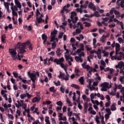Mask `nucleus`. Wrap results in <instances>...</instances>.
I'll return each mask as SVG.
<instances>
[{
  "label": "nucleus",
  "instance_id": "obj_1",
  "mask_svg": "<svg viewBox=\"0 0 124 124\" xmlns=\"http://www.w3.org/2000/svg\"><path fill=\"white\" fill-rule=\"evenodd\" d=\"M16 49H19V54H23V53L26 52V49L27 47L24 46L21 43H18L16 46Z\"/></svg>",
  "mask_w": 124,
  "mask_h": 124
},
{
  "label": "nucleus",
  "instance_id": "obj_2",
  "mask_svg": "<svg viewBox=\"0 0 124 124\" xmlns=\"http://www.w3.org/2000/svg\"><path fill=\"white\" fill-rule=\"evenodd\" d=\"M66 74L65 75L62 72H60L59 75H58V77L59 79H62V80H65V81H68L69 80V74H68V72H66Z\"/></svg>",
  "mask_w": 124,
  "mask_h": 124
},
{
  "label": "nucleus",
  "instance_id": "obj_3",
  "mask_svg": "<svg viewBox=\"0 0 124 124\" xmlns=\"http://www.w3.org/2000/svg\"><path fill=\"white\" fill-rule=\"evenodd\" d=\"M64 61V58H63V57H62L59 59L56 58L54 60V62H55V63H57V64H60V66L61 67H62V68H65L66 67L65 65H64V64L62 63V62Z\"/></svg>",
  "mask_w": 124,
  "mask_h": 124
},
{
  "label": "nucleus",
  "instance_id": "obj_4",
  "mask_svg": "<svg viewBox=\"0 0 124 124\" xmlns=\"http://www.w3.org/2000/svg\"><path fill=\"white\" fill-rule=\"evenodd\" d=\"M38 15H40V16H39V17H36V19L37 22H38V23L39 24L40 23H41V22H43V23H44V22H45V20H44V19H42L43 17V14H40V12H39V11L38 10V9H36V16H38Z\"/></svg>",
  "mask_w": 124,
  "mask_h": 124
},
{
  "label": "nucleus",
  "instance_id": "obj_5",
  "mask_svg": "<svg viewBox=\"0 0 124 124\" xmlns=\"http://www.w3.org/2000/svg\"><path fill=\"white\" fill-rule=\"evenodd\" d=\"M16 49V47L15 48L9 49V53L12 56L13 60H16L17 59V56H16L17 55V52H16L17 51Z\"/></svg>",
  "mask_w": 124,
  "mask_h": 124
},
{
  "label": "nucleus",
  "instance_id": "obj_6",
  "mask_svg": "<svg viewBox=\"0 0 124 124\" xmlns=\"http://www.w3.org/2000/svg\"><path fill=\"white\" fill-rule=\"evenodd\" d=\"M124 62H120L118 65H115V68H120V73L121 74H123L124 75V69L123 68V66H124Z\"/></svg>",
  "mask_w": 124,
  "mask_h": 124
},
{
  "label": "nucleus",
  "instance_id": "obj_7",
  "mask_svg": "<svg viewBox=\"0 0 124 124\" xmlns=\"http://www.w3.org/2000/svg\"><path fill=\"white\" fill-rule=\"evenodd\" d=\"M100 86L102 87L101 88V91L102 92H106L107 91V89H108L109 87V83L105 82L101 84Z\"/></svg>",
  "mask_w": 124,
  "mask_h": 124
},
{
  "label": "nucleus",
  "instance_id": "obj_8",
  "mask_svg": "<svg viewBox=\"0 0 124 124\" xmlns=\"http://www.w3.org/2000/svg\"><path fill=\"white\" fill-rule=\"evenodd\" d=\"M66 60L67 61V62H68L69 65L70 66L72 65V62H73V58H72V57H71V55H65L64 56Z\"/></svg>",
  "mask_w": 124,
  "mask_h": 124
},
{
  "label": "nucleus",
  "instance_id": "obj_9",
  "mask_svg": "<svg viewBox=\"0 0 124 124\" xmlns=\"http://www.w3.org/2000/svg\"><path fill=\"white\" fill-rule=\"evenodd\" d=\"M17 103H16L15 105L17 108H20L22 107L24 104V100L17 101Z\"/></svg>",
  "mask_w": 124,
  "mask_h": 124
},
{
  "label": "nucleus",
  "instance_id": "obj_10",
  "mask_svg": "<svg viewBox=\"0 0 124 124\" xmlns=\"http://www.w3.org/2000/svg\"><path fill=\"white\" fill-rule=\"evenodd\" d=\"M101 65L100 66V70H103L105 67H106V63L103 60L100 61Z\"/></svg>",
  "mask_w": 124,
  "mask_h": 124
},
{
  "label": "nucleus",
  "instance_id": "obj_11",
  "mask_svg": "<svg viewBox=\"0 0 124 124\" xmlns=\"http://www.w3.org/2000/svg\"><path fill=\"white\" fill-rule=\"evenodd\" d=\"M32 82H33V83H35V80H36V77L35 76V75L33 73H31L30 75V77Z\"/></svg>",
  "mask_w": 124,
  "mask_h": 124
},
{
  "label": "nucleus",
  "instance_id": "obj_12",
  "mask_svg": "<svg viewBox=\"0 0 124 124\" xmlns=\"http://www.w3.org/2000/svg\"><path fill=\"white\" fill-rule=\"evenodd\" d=\"M88 7L91 9H92L93 11H95L96 7L94 6V4L93 2H90L89 4Z\"/></svg>",
  "mask_w": 124,
  "mask_h": 124
},
{
  "label": "nucleus",
  "instance_id": "obj_13",
  "mask_svg": "<svg viewBox=\"0 0 124 124\" xmlns=\"http://www.w3.org/2000/svg\"><path fill=\"white\" fill-rule=\"evenodd\" d=\"M102 51L100 48L98 49L97 51L96 52V54L97 56V58L99 60H101L102 55H101Z\"/></svg>",
  "mask_w": 124,
  "mask_h": 124
},
{
  "label": "nucleus",
  "instance_id": "obj_14",
  "mask_svg": "<svg viewBox=\"0 0 124 124\" xmlns=\"http://www.w3.org/2000/svg\"><path fill=\"white\" fill-rule=\"evenodd\" d=\"M40 99H41V97H35L32 99V102L33 103H35V102H39L40 101Z\"/></svg>",
  "mask_w": 124,
  "mask_h": 124
},
{
  "label": "nucleus",
  "instance_id": "obj_15",
  "mask_svg": "<svg viewBox=\"0 0 124 124\" xmlns=\"http://www.w3.org/2000/svg\"><path fill=\"white\" fill-rule=\"evenodd\" d=\"M88 111H90V114L92 115H96V112L93 109V107L92 106L89 107Z\"/></svg>",
  "mask_w": 124,
  "mask_h": 124
},
{
  "label": "nucleus",
  "instance_id": "obj_16",
  "mask_svg": "<svg viewBox=\"0 0 124 124\" xmlns=\"http://www.w3.org/2000/svg\"><path fill=\"white\" fill-rule=\"evenodd\" d=\"M116 106H117L116 103H113L110 106V110H111V111H116L117 110V107H116Z\"/></svg>",
  "mask_w": 124,
  "mask_h": 124
},
{
  "label": "nucleus",
  "instance_id": "obj_17",
  "mask_svg": "<svg viewBox=\"0 0 124 124\" xmlns=\"http://www.w3.org/2000/svg\"><path fill=\"white\" fill-rule=\"evenodd\" d=\"M76 23H73V22H72V23H69L70 29H72L73 28L74 30H75V29L77 28V25H76Z\"/></svg>",
  "mask_w": 124,
  "mask_h": 124
},
{
  "label": "nucleus",
  "instance_id": "obj_18",
  "mask_svg": "<svg viewBox=\"0 0 124 124\" xmlns=\"http://www.w3.org/2000/svg\"><path fill=\"white\" fill-rule=\"evenodd\" d=\"M120 45L119 43H116L115 45L116 47V53L115 55H118L119 54V52H120Z\"/></svg>",
  "mask_w": 124,
  "mask_h": 124
},
{
  "label": "nucleus",
  "instance_id": "obj_19",
  "mask_svg": "<svg viewBox=\"0 0 124 124\" xmlns=\"http://www.w3.org/2000/svg\"><path fill=\"white\" fill-rule=\"evenodd\" d=\"M69 7H70V5L69 4H67L66 5H65L63 9H64V10H65V11H66V13H68V12H69V10H68V8H69Z\"/></svg>",
  "mask_w": 124,
  "mask_h": 124
},
{
  "label": "nucleus",
  "instance_id": "obj_20",
  "mask_svg": "<svg viewBox=\"0 0 124 124\" xmlns=\"http://www.w3.org/2000/svg\"><path fill=\"white\" fill-rule=\"evenodd\" d=\"M15 3L18 8H20V9H21L22 7V5H21V3H20V2L18 1V0H15Z\"/></svg>",
  "mask_w": 124,
  "mask_h": 124
},
{
  "label": "nucleus",
  "instance_id": "obj_21",
  "mask_svg": "<svg viewBox=\"0 0 124 124\" xmlns=\"http://www.w3.org/2000/svg\"><path fill=\"white\" fill-rule=\"evenodd\" d=\"M75 60L76 62H83V59L80 56H76Z\"/></svg>",
  "mask_w": 124,
  "mask_h": 124
},
{
  "label": "nucleus",
  "instance_id": "obj_22",
  "mask_svg": "<svg viewBox=\"0 0 124 124\" xmlns=\"http://www.w3.org/2000/svg\"><path fill=\"white\" fill-rule=\"evenodd\" d=\"M77 28H79V29H80V30H83L84 29V27H83V25H82V23L80 22H78L77 23Z\"/></svg>",
  "mask_w": 124,
  "mask_h": 124
},
{
  "label": "nucleus",
  "instance_id": "obj_23",
  "mask_svg": "<svg viewBox=\"0 0 124 124\" xmlns=\"http://www.w3.org/2000/svg\"><path fill=\"white\" fill-rule=\"evenodd\" d=\"M51 37L50 42H53L55 40L56 41V42H58L59 40H58V38H56V35H51Z\"/></svg>",
  "mask_w": 124,
  "mask_h": 124
},
{
  "label": "nucleus",
  "instance_id": "obj_24",
  "mask_svg": "<svg viewBox=\"0 0 124 124\" xmlns=\"http://www.w3.org/2000/svg\"><path fill=\"white\" fill-rule=\"evenodd\" d=\"M96 96H97V97H99L101 100H104V96L103 95L101 94L100 93H98L96 94Z\"/></svg>",
  "mask_w": 124,
  "mask_h": 124
},
{
  "label": "nucleus",
  "instance_id": "obj_25",
  "mask_svg": "<svg viewBox=\"0 0 124 124\" xmlns=\"http://www.w3.org/2000/svg\"><path fill=\"white\" fill-rule=\"evenodd\" d=\"M24 47H27V46H30L31 45L30 41H27L26 43H21Z\"/></svg>",
  "mask_w": 124,
  "mask_h": 124
},
{
  "label": "nucleus",
  "instance_id": "obj_26",
  "mask_svg": "<svg viewBox=\"0 0 124 124\" xmlns=\"http://www.w3.org/2000/svg\"><path fill=\"white\" fill-rule=\"evenodd\" d=\"M87 69V70H88L89 71V73L90 74H91L93 70V67L90 65L88 66V67H87V69Z\"/></svg>",
  "mask_w": 124,
  "mask_h": 124
},
{
  "label": "nucleus",
  "instance_id": "obj_27",
  "mask_svg": "<svg viewBox=\"0 0 124 124\" xmlns=\"http://www.w3.org/2000/svg\"><path fill=\"white\" fill-rule=\"evenodd\" d=\"M83 68H84V69H87L89 66V65H87V62H84L82 64H81Z\"/></svg>",
  "mask_w": 124,
  "mask_h": 124
},
{
  "label": "nucleus",
  "instance_id": "obj_28",
  "mask_svg": "<svg viewBox=\"0 0 124 124\" xmlns=\"http://www.w3.org/2000/svg\"><path fill=\"white\" fill-rule=\"evenodd\" d=\"M72 20V23H77L78 21V17L75 16V17H72L71 18Z\"/></svg>",
  "mask_w": 124,
  "mask_h": 124
},
{
  "label": "nucleus",
  "instance_id": "obj_29",
  "mask_svg": "<svg viewBox=\"0 0 124 124\" xmlns=\"http://www.w3.org/2000/svg\"><path fill=\"white\" fill-rule=\"evenodd\" d=\"M4 5L5 8H6L7 10L8 11V10H9V3L8 2H4Z\"/></svg>",
  "mask_w": 124,
  "mask_h": 124
},
{
  "label": "nucleus",
  "instance_id": "obj_30",
  "mask_svg": "<svg viewBox=\"0 0 124 124\" xmlns=\"http://www.w3.org/2000/svg\"><path fill=\"white\" fill-rule=\"evenodd\" d=\"M6 38V37L5 36V35L4 34L2 35L1 36V42L4 43V41H5Z\"/></svg>",
  "mask_w": 124,
  "mask_h": 124
},
{
  "label": "nucleus",
  "instance_id": "obj_31",
  "mask_svg": "<svg viewBox=\"0 0 124 124\" xmlns=\"http://www.w3.org/2000/svg\"><path fill=\"white\" fill-rule=\"evenodd\" d=\"M105 40H106V38H105V35H103L100 38V41H101L102 43H105Z\"/></svg>",
  "mask_w": 124,
  "mask_h": 124
},
{
  "label": "nucleus",
  "instance_id": "obj_32",
  "mask_svg": "<svg viewBox=\"0 0 124 124\" xmlns=\"http://www.w3.org/2000/svg\"><path fill=\"white\" fill-rule=\"evenodd\" d=\"M11 9L12 11H18V7L17 6H14V7H11Z\"/></svg>",
  "mask_w": 124,
  "mask_h": 124
},
{
  "label": "nucleus",
  "instance_id": "obj_33",
  "mask_svg": "<svg viewBox=\"0 0 124 124\" xmlns=\"http://www.w3.org/2000/svg\"><path fill=\"white\" fill-rule=\"evenodd\" d=\"M71 86L72 88H75V89H77V90H79V89H80V86L75 84H72Z\"/></svg>",
  "mask_w": 124,
  "mask_h": 124
},
{
  "label": "nucleus",
  "instance_id": "obj_34",
  "mask_svg": "<svg viewBox=\"0 0 124 124\" xmlns=\"http://www.w3.org/2000/svg\"><path fill=\"white\" fill-rule=\"evenodd\" d=\"M56 54L58 57H60V56L62 55V51L61 50V49L58 48L57 50L56 51Z\"/></svg>",
  "mask_w": 124,
  "mask_h": 124
},
{
  "label": "nucleus",
  "instance_id": "obj_35",
  "mask_svg": "<svg viewBox=\"0 0 124 124\" xmlns=\"http://www.w3.org/2000/svg\"><path fill=\"white\" fill-rule=\"evenodd\" d=\"M46 124H51L50 121L49 120V117L46 116L45 118Z\"/></svg>",
  "mask_w": 124,
  "mask_h": 124
},
{
  "label": "nucleus",
  "instance_id": "obj_36",
  "mask_svg": "<svg viewBox=\"0 0 124 124\" xmlns=\"http://www.w3.org/2000/svg\"><path fill=\"white\" fill-rule=\"evenodd\" d=\"M78 80L81 85H84V77H81Z\"/></svg>",
  "mask_w": 124,
  "mask_h": 124
},
{
  "label": "nucleus",
  "instance_id": "obj_37",
  "mask_svg": "<svg viewBox=\"0 0 124 124\" xmlns=\"http://www.w3.org/2000/svg\"><path fill=\"white\" fill-rule=\"evenodd\" d=\"M66 101L67 103L68 104V106H72V103H71L70 100H69V99L68 98H66Z\"/></svg>",
  "mask_w": 124,
  "mask_h": 124
},
{
  "label": "nucleus",
  "instance_id": "obj_38",
  "mask_svg": "<svg viewBox=\"0 0 124 124\" xmlns=\"http://www.w3.org/2000/svg\"><path fill=\"white\" fill-rule=\"evenodd\" d=\"M71 14V18L76 17V15H77V14H76V12H72Z\"/></svg>",
  "mask_w": 124,
  "mask_h": 124
},
{
  "label": "nucleus",
  "instance_id": "obj_39",
  "mask_svg": "<svg viewBox=\"0 0 124 124\" xmlns=\"http://www.w3.org/2000/svg\"><path fill=\"white\" fill-rule=\"evenodd\" d=\"M52 46H51V49H55L56 47H57V43L56 42H53L51 44Z\"/></svg>",
  "mask_w": 124,
  "mask_h": 124
},
{
  "label": "nucleus",
  "instance_id": "obj_40",
  "mask_svg": "<svg viewBox=\"0 0 124 124\" xmlns=\"http://www.w3.org/2000/svg\"><path fill=\"white\" fill-rule=\"evenodd\" d=\"M93 55L91 54L88 57H87V61L89 62H91V59H93Z\"/></svg>",
  "mask_w": 124,
  "mask_h": 124
},
{
  "label": "nucleus",
  "instance_id": "obj_41",
  "mask_svg": "<svg viewBox=\"0 0 124 124\" xmlns=\"http://www.w3.org/2000/svg\"><path fill=\"white\" fill-rule=\"evenodd\" d=\"M87 82L88 83V85H89L87 87H89L90 86H91V84H92V83L93 82V79H87Z\"/></svg>",
  "mask_w": 124,
  "mask_h": 124
},
{
  "label": "nucleus",
  "instance_id": "obj_42",
  "mask_svg": "<svg viewBox=\"0 0 124 124\" xmlns=\"http://www.w3.org/2000/svg\"><path fill=\"white\" fill-rule=\"evenodd\" d=\"M114 18H115V15H112L110 16L109 20L108 21V23H112L113 22Z\"/></svg>",
  "mask_w": 124,
  "mask_h": 124
},
{
  "label": "nucleus",
  "instance_id": "obj_43",
  "mask_svg": "<svg viewBox=\"0 0 124 124\" xmlns=\"http://www.w3.org/2000/svg\"><path fill=\"white\" fill-rule=\"evenodd\" d=\"M124 77L121 76L119 77V80L121 82V84H124Z\"/></svg>",
  "mask_w": 124,
  "mask_h": 124
},
{
  "label": "nucleus",
  "instance_id": "obj_44",
  "mask_svg": "<svg viewBox=\"0 0 124 124\" xmlns=\"http://www.w3.org/2000/svg\"><path fill=\"white\" fill-rule=\"evenodd\" d=\"M117 41H118L119 43L120 44H122V43H124V39H123L121 37H119L117 39Z\"/></svg>",
  "mask_w": 124,
  "mask_h": 124
},
{
  "label": "nucleus",
  "instance_id": "obj_45",
  "mask_svg": "<svg viewBox=\"0 0 124 124\" xmlns=\"http://www.w3.org/2000/svg\"><path fill=\"white\" fill-rule=\"evenodd\" d=\"M95 96H96V93H92L90 95V97L91 99H93V98H94Z\"/></svg>",
  "mask_w": 124,
  "mask_h": 124
},
{
  "label": "nucleus",
  "instance_id": "obj_46",
  "mask_svg": "<svg viewBox=\"0 0 124 124\" xmlns=\"http://www.w3.org/2000/svg\"><path fill=\"white\" fill-rule=\"evenodd\" d=\"M42 38L43 40H45V41H46L47 40V36L45 35V34H43L42 35Z\"/></svg>",
  "mask_w": 124,
  "mask_h": 124
},
{
  "label": "nucleus",
  "instance_id": "obj_47",
  "mask_svg": "<svg viewBox=\"0 0 124 124\" xmlns=\"http://www.w3.org/2000/svg\"><path fill=\"white\" fill-rule=\"evenodd\" d=\"M58 33V31L56 30V29H54V31L51 32L50 34L51 35H56Z\"/></svg>",
  "mask_w": 124,
  "mask_h": 124
},
{
  "label": "nucleus",
  "instance_id": "obj_48",
  "mask_svg": "<svg viewBox=\"0 0 124 124\" xmlns=\"http://www.w3.org/2000/svg\"><path fill=\"white\" fill-rule=\"evenodd\" d=\"M56 104H57V105H58V106H59L60 107H62L63 103L62 101H59L57 102Z\"/></svg>",
  "mask_w": 124,
  "mask_h": 124
},
{
  "label": "nucleus",
  "instance_id": "obj_49",
  "mask_svg": "<svg viewBox=\"0 0 124 124\" xmlns=\"http://www.w3.org/2000/svg\"><path fill=\"white\" fill-rule=\"evenodd\" d=\"M100 119H101V123L102 124H105V121H104V117L102 116H100Z\"/></svg>",
  "mask_w": 124,
  "mask_h": 124
},
{
  "label": "nucleus",
  "instance_id": "obj_50",
  "mask_svg": "<svg viewBox=\"0 0 124 124\" xmlns=\"http://www.w3.org/2000/svg\"><path fill=\"white\" fill-rule=\"evenodd\" d=\"M53 83L57 87L61 85V81H60V80H58L57 82H56V81H53Z\"/></svg>",
  "mask_w": 124,
  "mask_h": 124
},
{
  "label": "nucleus",
  "instance_id": "obj_51",
  "mask_svg": "<svg viewBox=\"0 0 124 124\" xmlns=\"http://www.w3.org/2000/svg\"><path fill=\"white\" fill-rule=\"evenodd\" d=\"M50 92L52 93H56V90H55V87L53 86L49 88Z\"/></svg>",
  "mask_w": 124,
  "mask_h": 124
},
{
  "label": "nucleus",
  "instance_id": "obj_52",
  "mask_svg": "<svg viewBox=\"0 0 124 124\" xmlns=\"http://www.w3.org/2000/svg\"><path fill=\"white\" fill-rule=\"evenodd\" d=\"M59 121H66V117L64 116V117H62L60 118H59Z\"/></svg>",
  "mask_w": 124,
  "mask_h": 124
},
{
  "label": "nucleus",
  "instance_id": "obj_53",
  "mask_svg": "<svg viewBox=\"0 0 124 124\" xmlns=\"http://www.w3.org/2000/svg\"><path fill=\"white\" fill-rule=\"evenodd\" d=\"M79 72H80V71L78 69H75V73L76 76H79V74H78Z\"/></svg>",
  "mask_w": 124,
  "mask_h": 124
},
{
  "label": "nucleus",
  "instance_id": "obj_54",
  "mask_svg": "<svg viewBox=\"0 0 124 124\" xmlns=\"http://www.w3.org/2000/svg\"><path fill=\"white\" fill-rule=\"evenodd\" d=\"M3 107H4V108H10V107H11V104H9L7 105L6 104H4Z\"/></svg>",
  "mask_w": 124,
  "mask_h": 124
},
{
  "label": "nucleus",
  "instance_id": "obj_55",
  "mask_svg": "<svg viewBox=\"0 0 124 124\" xmlns=\"http://www.w3.org/2000/svg\"><path fill=\"white\" fill-rule=\"evenodd\" d=\"M93 16H95V17H99L100 15L98 13V12L95 11L93 13Z\"/></svg>",
  "mask_w": 124,
  "mask_h": 124
},
{
  "label": "nucleus",
  "instance_id": "obj_56",
  "mask_svg": "<svg viewBox=\"0 0 124 124\" xmlns=\"http://www.w3.org/2000/svg\"><path fill=\"white\" fill-rule=\"evenodd\" d=\"M106 112L108 113V115H111L112 114V112H111V110H110V108H106Z\"/></svg>",
  "mask_w": 124,
  "mask_h": 124
},
{
  "label": "nucleus",
  "instance_id": "obj_57",
  "mask_svg": "<svg viewBox=\"0 0 124 124\" xmlns=\"http://www.w3.org/2000/svg\"><path fill=\"white\" fill-rule=\"evenodd\" d=\"M12 13L13 15V17H14V16H18V14L15 11H12Z\"/></svg>",
  "mask_w": 124,
  "mask_h": 124
},
{
  "label": "nucleus",
  "instance_id": "obj_58",
  "mask_svg": "<svg viewBox=\"0 0 124 124\" xmlns=\"http://www.w3.org/2000/svg\"><path fill=\"white\" fill-rule=\"evenodd\" d=\"M88 88H89L90 90L91 91H94V90H95V87L94 86H87Z\"/></svg>",
  "mask_w": 124,
  "mask_h": 124
},
{
  "label": "nucleus",
  "instance_id": "obj_59",
  "mask_svg": "<svg viewBox=\"0 0 124 124\" xmlns=\"http://www.w3.org/2000/svg\"><path fill=\"white\" fill-rule=\"evenodd\" d=\"M83 24H84L85 25L86 27H91V23L88 22H84L83 23Z\"/></svg>",
  "mask_w": 124,
  "mask_h": 124
},
{
  "label": "nucleus",
  "instance_id": "obj_60",
  "mask_svg": "<svg viewBox=\"0 0 124 124\" xmlns=\"http://www.w3.org/2000/svg\"><path fill=\"white\" fill-rule=\"evenodd\" d=\"M82 99L84 100H86L87 101H88V100H89V98H88V97H87V96H86V95H83L82 96Z\"/></svg>",
  "mask_w": 124,
  "mask_h": 124
},
{
  "label": "nucleus",
  "instance_id": "obj_61",
  "mask_svg": "<svg viewBox=\"0 0 124 124\" xmlns=\"http://www.w3.org/2000/svg\"><path fill=\"white\" fill-rule=\"evenodd\" d=\"M89 4V1H86L85 2V3L83 5V8H87V7H88V4Z\"/></svg>",
  "mask_w": 124,
  "mask_h": 124
},
{
  "label": "nucleus",
  "instance_id": "obj_62",
  "mask_svg": "<svg viewBox=\"0 0 124 124\" xmlns=\"http://www.w3.org/2000/svg\"><path fill=\"white\" fill-rule=\"evenodd\" d=\"M27 97L26 94H21V95H20V98H21V99H24V98L25 97Z\"/></svg>",
  "mask_w": 124,
  "mask_h": 124
},
{
  "label": "nucleus",
  "instance_id": "obj_63",
  "mask_svg": "<svg viewBox=\"0 0 124 124\" xmlns=\"http://www.w3.org/2000/svg\"><path fill=\"white\" fill-rule=\"evenodd\" d=\"M117 55H116L115 56H112L110 57V59L112 61H114V60H117Z\"/></svg>",
  "mask_w": 124,
  "mask_h": 124
},
{
  "label": "nucleus",
  "instance_id": "obj_64",
  "mask_svg": "<svg viewBox=\"0 0 124 124\" xmlns=\"http://www.w3.org/2000/svg\"><path fill=\"white\" fill-rule=\"evenodd\" d=\"M120 5H121V7H122V8H124V0H122L121 1Z\"/></svg>",
  "mask_w": 124,
  "mask_h": 124
}]
</instances>
